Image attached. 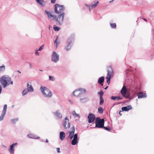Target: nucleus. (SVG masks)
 I'll return each mask as SVG.
<instances>
[{"mask_svg": "<svg viewBox=\"0 0 154 154\" xmlns=\"http://www.w3.org/2000/svg\"><path fill=\"white\" fill-rule=\"evenodd\" d=\"M5 69V67L4 66H0V72L4 71Z\"/></svg>", "mask_w": 154, "mask_h": 154, "instance_id": "34", "label": "nucleus"}, {"mask_svg": "<svg viewBox=\"0 0 154 154\" xmlns=\"http://www.w3.org/2000/svg\"><path fill=\"white\" fill-rule=\"evenodd\" d=\"M113 75V72L112 69L110 66H108L107 68V75L106 77V79H107V83L108 85L110 82L111 78Z\"/></svg>", "mask_w": 154, "mask_h": 154, "instance_id": "4", "label": "nucleus"}, {"mask_svg": "<svg viewBox=\"0 0 154 154\" xmlns=\"http://www.w3.org/2000/svg\"><path fill=\"white\" fill-rule=\"evenodd\" d=\"M146 97V94H143V93L142 92H140L138 94V98Z\"/></svg>", "mask_w": 154, "mask_h": 154, "instance_id": "22", "label": "nucleus"}, {"mask_svg": "<svg viewBox=\"0 0 154 154\" xmlns=\"http://www.w3.org/2000/svg\"><path fill=\"white\" fill-rule=\"evenodd\" d=\"M104 81V78L103 77H101L100 78L98 79V82L100 84H101Z\"/></svg>", "mask_w": 154, "mask_h": 154, "instance_id": "26", "label": "nucleus"}, {"mask_svg": "<svg viewBox=\"0 0 154 154\" xmlns=\"http://www.w3.org/2000/svg\"><path fill=\"white\" fill-rule=\"evenodd\" d=\"M49 79L50 80H51L52 81H54V77L50 75L49 76Z\"/></svg>", "mask_w": 154, "mask_h": 154, "instance_id": "38", "label": "nucleus"}, {"mask_svg": "<svg viewBox=\"0 0 154 154\" xmlns=\"http://www.w3.org/2000/svg\"><path fill=\"white\" fill-rule=\"evenodd\" d=\"M7 108V106L6 104L4 105L2 113L0 116V121H2L3 119L6 112V110Z\"/></svg>", "mask_w": 154, "mask_h": 154, "instance_id": "13", "label": "nucleus"}, {"mask_svg": "<svg viewBox=\"0 0 154 154\" xmlns=\"http://www.w3.org/2000/svg\"><path fill=\"white\" fill-rule=\"evenodd\" d=\"M54 12L56 14H59L62 13L65 9L64 5L56 4L54 6Z\"/></svg>", "mask_w": 154, "mask_h": 154, "instance_id": "3", "label": "nucleus"}, {"mask_svg": "<svg viewBox=\"0 0 154 154\" xmlns=\"http://www.w3.org/2000/svg\"><path fill=\"white\" fill-rule=\"evenodd\" d=\"M56 0H51V2L52 3H54Z\"/></svg>", "mask_w": 154, "mask_h": 154, "instance_id": "44", "label": "nucleus"}, {"mask_svg": "<svg viewBox=\"0 0 154 154\" xmlns=\"http://www.w3.org/2000/svg\"><path fill=\"white\" fill-rule=\"evenodd\" d=\"M108 86H106V87H105V88L104 89H105V90H106V89L108 88Z\"/></svg>", "mask_w": 154, "mask_h": 154, "instance_id": "47", "label": "nucleus"}, {"mask_svg": "<svg viewBox=\"0 0 154 154\" xmlns=\"http://www.w3.org/2000/svg\"><path fill=\"white\" fill-rule=\"evenodd\" d=\"M121 111H120V112H119V114L120 115H122V114H121Z\"/></svg>", "mask_w": 154, "mask_h": 154, "instance_id": "49", "label": "nucleus"}, {"mask_svg": "<svg viewBox=\"0 0 154 154\" xmlns=\"http://www.w3.org/2000/svg\"><path fill=\"white\" fill-rule=\"evenodd\" d=\"M98 112L100 113H102L103 112V108L101 107H100L98 108Z\"/></svg>", "mask_w": 154, "mask_h": 154, "instance_id": "30", "label": "nucleus"}, {"mask_svg": "<svg viewBox=\"0 0 154 154\" xmlns=\"http://www.w3.org/2000/svg\"><path fill=\"white\" fill-rule=\"evenodd\" d=\"M65 134L64 132H60V137L61 140H63L65 138Z\"/></svg>", "mask_w": 154, "mask_h": 154, "instance_id": "21", "label": "nucleus"}, {"mask_svg": "<svg viewBox=\"0 0 154 154\" xmlns=\"http://www.w3.org/2000/svg\"><path fill=\"white\" fill-rule=\"evenodd\" d=\"M43 45H42V46H41L39 49L38 50V51H41L42 50V49H43Z\"/></svg>", "mask_w": 154, "mask_h": 154, "instance_id": "42", "label": "nucleus"}, {"mask_svg": "<svg viewBox=\"0 0 154 154\" xmlns=\"http://www.w3.org/2000/svg\"><path fill=\"white\" fill-rule=\"evenodd\" d=\"M127 92V90L126 88V86L125 85H124L121 91V94L123 96V97H126L125 96V94Z\"/></svg>", "mask_w": 154, "mask_h": 154, "instance_id": "17", "label": "nucleus"}, {"mask_svg": "<svg viewBox=\"0 0 154 154\" xmlns=\"http://www.w3.org/2000/svg\"><path fill=\"white\" fill-rule=\"evenodd\" d=\"M72 114L75 118L79 117V115L76 113L75 111H73L72 112Z\"/></svg>", "mask_w": 154, "mask_h": 154, "instance_id": "27", "label": "nucleus"}, {"mask_svg": "<svg viewBox=\"0 0 154 154\" xmlns=\"http://www.w3.org/2000/svg\"><path fill=\"white\" fill-rule=\"evenodd\" d=\"M75 131V127L73 126L70 128V131H69V137L71 139H72L74 136V134Z\"/></svg>", "mask_w": 154, "mask_h": 154, "instance_id": "15", "label": "nucleus"}, {"mask_svg": "<svg viewBox=\"0 0 154 154\" xmlns=\"http://www.w3.org/2000/svg\"><path fill=\"white\" fill-rule=\"evenodd\" d=\"M65 15V13L63 12L59 14L56 18V20L59 25H60L63 23Z\"/></svg>", "mask_w": 154, "mask_h": 154, "instance_id": "6", "label": "nucleus"}, {"mask_svg": "<svg viewBox=\"0 0 154 154\" xmlns=\"http://www.w3.org/2000/svg\"><path fill=\"white\" fill-rule=\"evenodd\" d=\"M110 25L111 27L113 28H115L116 27V24L115 23H110Z\"/></svg>", "mask_w": 154, "mask_h": 154, "instance_id": "37", "label": "nucleus"}, {"mask_svg": "<svg viewBox=\"0 0 154 154\" xmlns=\"http://www.w3.org/2000/svg\"><path fill=\"white\" fill-rule=\"evenodd\" d=\"M98 94H99L100 95V98H103V92L101 91L100 92H98Z\"/></svg>", "mask_w": 154, "mask_h": 154, "instance_id": "35", "label": "nucleus"}, {"mask_svg": "<svg viewBox=\"0 0 154 154\" xmlns=\"http://www.w3.org/2000/svg\"><path fill=\"white\" fill-rule=\"evenodd\" d=\"M74 41V38L73 35L71 36L67 39L68 45L65 49L66 51H69L71 48V44Z\"/></svg>", "mask_w": 154, "mask_h": 154, "instance_id": "7", "label": "nucleus"}, {"mask_svg": "<svg viewBox=\"0 0 154 154\" xmlns=\"http://www.w3.org/2000/svg\"><path fill=\"white\" fill-rule=\"evenodd\" d=\"M100 84L101 85H103V84L102 83V84Z\"/></svg>", "mask_w": 154, "mask_h": 154, "instance_id": "53", "label": "nucleus"}, {"mask_svg": "<svg viewBox=\"0 0 154 154\" xmlns=\"http://www.w3.org/2000/svg\"><path fill=\"white\" fill-rule=\"evenodd\" d=\"M27 136L30 138L32 139H39L40 138V137H36L35 136L31 134H29L27 135Z\"/></svg>", "mask_w": 154, "mask_h": 154, "instance_id": "24", "label": "nucleus"}, {"mask_svg": "<svg viewBox=\"0 0 154 154\" xmlns=\"http://www.w3.org/2000/svg\"><path fill=\"white\" fill-rule=\"evenodd\" d=\"M113 0L112 1H110V2H110V3H111V2H113Z\"/></svg>", "mask_w": 154, "mask_h": 154, "instance_id": "52", "label": "nucleus"}, {"mask_svg": "<svg viewBox=\"0 0 154 154\" xmlns=\"http://www.w3.org/2000/svg\"><path fill=\"white\" fill-rule=\"evenodd\" d=\"M98 3H99V2L98 1L96 2H95L94 4H93L91 5V7H95L97 5Z\"/></svg>", "mask_w": 154, "mask_h": 154, "instance_id": "33", "label": "nucleus"}, {"mask_svg": "<svg viewBox=\"0 0 154 154\" xmlns=\"http://www.w3.org/2000/svg\"><path fill=\"white\" fill-rule=\"evenodd\" d=\"M104 128V129L106 130H107L108 131H109L111 130V129L110 128L108 127H104L103 126V127Z\"/></svg>", "mask_w": 154, "mask_h": 154, "instance_id": "41", "label": "nucleus"}, {"mask_svg": "<svg viewBox=\"0 0 154 154\" xmlns=\"http://www.w3.org/2000/svg\"><path fill=\"white\" fill-rule=\"evenodd\" d=\"M59 55L55 52H53L51 56L52 61L57 62L59 60Z\"/></svg>", "mask_w": 154, "mask_h": 154, "instance_id": "10", "label": "nucleus"}, {"mask_svg": "<svg viewBox=\"0 0 154 154\" xmlns=\"http://www.w3.org/2000/svg\"><path fill=\"white\" fill-rule=\"evenodd\" d=\"M37 3L42 6L46 4V2L43 0H35Z\"/></svg>", "mask_w": 154, "mask_h": 154, "instance_id": "23", "label": "nucleus"}, {"mask_svg": "<svg viewBox=\"0 0 154 154\" xmlns=\"http://www.w3.org/2000/svg\"><path fill=\"white\" fill-rule=\"evenodd\" d=\"M100 98V105H102L103 104L104 101L103 99V98Z\"/></svg>", "mask_w": 154, "mask_h": 154, "instance_id": "36", "label": "nucleus"}, {"mask_svg": "<svg viewBox=\"0 0 154 154\" xmlns=\"http://www.w3.org/2000/svg\"><path fill=\"white\" fill-rule=\"evenodd\" d=\"M86 90L82 88H79L75 90L73 93V95L75 96H78L83 93L85 92Z\"/></svg>", "mask_w": 154, "mask_h": 154, "instance_id": "8", "label": "nucleus"}, {"mask_svg": "<svg viewBox=\"0 0 154 154\" xmlns=\"http://www.w3.org/2000/svg\"><path fill=\"white\" fill-rule=\"evenodd\" d=\"M28 92H29V91L27 89H25L23 91L22 94L23 95H26V94Z\"/></svg>", "mask_w": 154, "mask_h": 154, "instance_id": "31", "label": "nucleus"}, {"mask_svg": "<svg viewBox=\"0 0 154 154\" xmlns=\"http://www.w3.org/2000/svg\"><path fill=\"white\" fill-rule=\"evenodd\" d=\"M78 135L77 134H75L73 137V139L72 141V144L73 145L76 144L78 142Z\"/></svg>", "mask_w": 154, "mask_h": 154, "instance_id": "16", "label": "nucleus"}, {"mask_svg": "<svg viewBox=\"0 0 154 154\" xmlns=\"http://www.w3.org/2000/svg\"><path fill=\"white\" fill-rule=\"evenodd\" d=\"M81 100L82 101V102H84L88 100V99L87 98H85L83 99H81Z\"/></svg>", "mask_w": 154, "mask_h": 154, "instance_id": "39", "label": "nucleus"}, {"mask_svg": "<svg viewBox=\"0 0 154 154\" xmlns=\"http://www.w3.org/2000/svg\"><path fill=\"white\" fill-rule=\"evenodd\" d=\"M55 115L57 117H58L60 118L62 117L61 114L58 111L56 112L55 113Z\"/></svg>", "mask_w": 154, "mask_h": 154, "instance_id": "28", "label": "nucleus"}, {"mask_svg": "<svg viewBox=\"0 0 154 154\" xmlns=\"http://www.w3.org/2000/svg\"><path fill=\"white\" fill-rule=\"evenodd\" d=\"M56 150H57V152L58 153H60V148H57Z\"/></svg>", "mask_w": 154, "mask_h": 154, "instance_id": "43", "label": "nucleus"}, {"mask_svg": "<svg viewBox=\"0 0 154 154\" xmlns=\"http://www.w3.org/2000/svg\"><path fill=\"white\" fill-rule=\"evenodd\" d=\"M143 19L144 20H145V21H146V19H143Z\"/></svg>", "mask_w": 154, "mask_h": 154, "instance_id": "50", "label": "nucleus"}, {"mask_svg": "<svg viewBox=\"0 0 154 154\" xmlns=\"http://www.w3.org/2000/svg\"><path fill=\"white\" fill-rule=\"evenodd\" d=\"M29 66H30V68H31L32 67L31 63H29Z\"/></svg>", "mask_w": 154, "mask_h": 154, "instance_id": "46", "label": "nucleus"}, {"mask_svg": "<svg viewBox=\"0 0 154 154\" xmlns=\"http://www.w3.org/2000/svg\"><path fill=\"white\" fill-rule=\"evenodd\" d=\"M18 121V119L17 118L12 119L11 120L12 123L14 124L15 123Z\"/></svg>", "mask_w": 154, "mask_h": 154, "instance_id": "32", "label": "nucleus"}, {"mask_svg": "<svg viewBox=\"0 0 154 154\" xmlns=\"http://www.w3.org/2000/svg\"><path fill=\"white\" fill-rule=\"evenodd\" d=\"M17 72L20 73H21V72L19 70H18Z\"/></svg>", "mask_w": 154, "mask_h": 154, "instance_id": "51", "label": "nucleus"}, {"mask_svg": "<svg viewBox=\"0 0 154 154\" xmlns=\"http://www.w3.org/2000/svg\"><path fill=\"white\" fill-rule=\"evenodd\" d=\"M57 39H58V37H57L54 42V45H56V48H57V45L58 44H57Z\"/></svg>", "mask_w": 154, "mask_h": 154, "instance_id": "40", "label": "nucleus"}, {"mask_svg": "<svg viewBox=\"0 0 154 154\" xmlns=\"http://www.w3.org/2000/svg\"><path fill=\"white\" fill-rule=\"evenodd\" d=\"M53 29L55 31H58L60 30V28L54 25L53 26Z\"/></svg>", "mask_w": 154, "mask_h": 154, "instance_id": "29", "label": "nucleus"}, {"mask_svg": "<svg viewBox=\"0 0 154 154\" xmlns=\"http://www.w3.org/2000/svg\"><path fill=\"white\" fill-rule=\"evenodd\" d=\"M35 54L36 55L38 56L39 55V54L38 52L37 51H36L35 53Z\"/></svg>", "mask_w": 154, "mask_h": 154, "instance_id": "45", "label": "nucleus"}, {"mask_svg": "<svg viewBox=\"0 0 154 154\" xmlns=\"http://www.w3.org/2000/svg\"><path fill=\"white\" fill-rule=\"evenodd\" d=\"M45 12L48 15V18L51 20H54L56 19V16L54 14H53L51 12H49L45 11Z\"/></svg>", "mask_w": 154, "mask_h": 154, "instance_id": "11", "label": "nucleus"}, {"mask_svg": "<svg viewBox=\"0 0 154 154\" xmlns=\"http://www.w3.org/2000/svg\"><path fill=\"white\" fill-rule=\"evenodd\" d=\"M63 125L65 129H68L70 128V124L67 117H66L63 120Z\"/></svg>", "mask_w": 154, "mask_h": 154, "instance_id": "9", "label": "nucleus"}, {"mask_svg": "<svg viewBox=\"0 0 154 154\" xmlns=\"http://www.w3.org/2000/svg\"><path fill=\"white\" fill-rule=\"evenodd\" d=\"M0 82L4 88L10 84L12 85L13 84V81H11V78L8 76L5 75L0 78Z\"/></svg>", "mask_w": 154, "mask_h": 154, "instance_id": "1", "label": "nucleus"}, {"mask_svg": "<svg viewBox=\"0 0 154 154\" xmlns=\"http://www.w3.org/2000/svg\"><path fill=\"white\" fill-rule=\"evenodd\" d=\"M132 109V107L131 106H127L123 107L122 108V111H128L129 110Z\"/></svg>", "mask_w": 154, "mask_h": 154, "instance_id": "20", "label": "nucleus"}, {"mask_svg": "<svg viewBox=\"0 0 154 154\" xmlns=\"http://www.w3.org/2000/svg\"><path fill=\"white\" fill-rule=\"evenodd\" d=\"M104 123V119H100L99 118H97L96 119V127L99 128L103 127Z\"/></svg>", "mask_w": 154, "mask_h": 154, "instance_id": "5", "label": "nucleus"}, {"mask_svg": "<svg viewBox=\"0 0 154 154\" xmlns=\"http://www.w3.org/2000/svg\"><path fill=\"white\" fill-rule=\"evenodd\" d=\"M88 122L91 123L93 122L95 120V115L93 113L89 114L88 116Z\"/></svg>", "mask_w": 154, "mask_h": 154, "instance_id": "14", "label": "nucleus"}, {"mask_svg": "<svg viewBox=\"0 0 154 154\" xmlns=\"http://www.w3.org/2000/svg\"><path fill=\"white\" fill-rule=\"evenodd\" d=\"M17 144V143H13L11 145L10 149H9V152L11 153L12 154H13L14 153V146L16 145Z\"/></svg>", "mask_w": 154, "mask_h": 154, "instance_id": "19", "label": "nucleus"}, {"mask_svg": "<svg viewBox=\"0 0 154 154\" xmlns=\"http://www.w3.org/2000/svg\"><path fill=\"white\" fill-rule=\"evenodd\" d=\"M46 142L47 143L48 142V139H46Z\"/></svg>", "mask_w": 154, "mask_h": 154, "instance_id": "48", "label": "nucleus"}, {"mask_svg": "<svg viewBox=\"0 0 154 154\" xmlns=\"http://www.w3.org/2000/svg\"><path fill=\"white\" fill-rule=\"evenodd\" d=\"M0 154H1L0 153Z\"/></svg>", "mask_w": 154, "mask_h": 154, "instance_id": "55", "label": "nucleus"}, {"mask_svg": "<svg viewBox=\"0 0 154 154\" xmlns=\"http://www.w3.org/2000/svg\"><path fill=\"white\" fill-rule=\"evenodd\" d=\"M40 90L45 97L49 98L52 96L51 91L46 87L41 86Z\"/></svg>", "mask_w": 154, "mask_h": 154, "instance_id": "2", "label": "nucleus"}, {"mask_svg": "<svg viewBox=\"0 0 154 154\" xmlns=\"http://www.w3.org/2000/svg\"><path fill=\"white\" fill-rule=\"evenodd\" d=\"M45 12L48 15V18L51 20H54L56 19V16L54 14H53L51 12H49L45 11Z\"/></svg>", "mask_w": 154, "mask_h": 154, "instance_id": "12", "label": "nucleus"}, {"mask_svg": "<svg viewBox=\"0 0 154 154\" xmlns=\"http://www.w3.org/2000/svg\"><path fill=\"white\" fill-rule=\"evenodd\" d=\"M27 89L29 92H33L34 91L33 88L31 85V83L30 82L28 83L27 84Z\"/></svg>", "mask_w": 154, "mask_h": 154, "instance_id": "18", "label": "nucleus"}, {"mask_svg": "<svg viewBox=\"0 0 154 154\" xmlns=\"http://www.w3.org/2000/svg\"><path fill=\"white\" fill-rule=\"evenodd\" d=\"M39 70H40V71H42V70H41V69H40Z\"/></svg>", "mask_w": 154, "mask_h": 154, "instance_id": "54", "label": "nucleus"}, {"mask_svg": "<svg viewBox=\"0 0 154 154\" xmlns=\"http://www.w3.org/2000/svg\"><path fill=\"white\" fill-rule=\"evenodd\" d=\"M111 99L113 100H122V98L119 96L115 97L112 96L111 97Z\"/></svg>", "mask_w": 154, "mask_h": 154, "instance_id": "25", "label": "nucleus"}]
</instances>
